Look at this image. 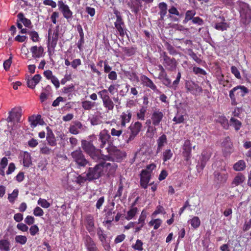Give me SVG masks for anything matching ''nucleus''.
<instances>
[{"label":"nucleus","mask_w":251,"mask_h":251,"mask_svg":"<svg viewBox=\"0 0 251 251\" xmlns=\"http://www.w3.org/2000/svg\"><path fill=\"white\" fill-rule=\"evenodd\" d=\"M104 164L99 163L94 167H90L86 173V180L90 181L99 179L102 175Z\"/></svg>","instance_id":"f257e3e1"},{"label":"nucleus","mask_w":251,"mask_h":251,"mask_svg":"<svg viewBox=\"0 0 251 251\" xmlns=\"http://www.w3.org/2000/svg\"><path fill=\"white\" fill-rule=\"evenodd\" d=\"M71 155L79 168L84 167L89 163L80 148L72 152Z\"/></svg>","instance_id":"f03ea898"},{"label":"nucleus","mask_w":251,"mask_h":251,"mask_svg":"<svg viewBox=\"0 0 251 251\" xmlns=\"http://www.w3.org/2000/svg\"><path fill=\"white\" fill-rule=\"evenodd\" d=\"M101 99L104 107L107 111H112L114 107V103L110 98L106 89H103L98 92Z\"/></svg>","instance_id":"7ed1b4c3"},{"label":"nucleus","mask_w":251,"mask_h":251,"mask_svg":"<svg viewBox=\"0 0 251 251\" xmlns=\"http://www.w3.org/2000/svg\"><path fill=\"white\" fill-rule=\"evenodd\" d=\"M214 182L218 185L225 183L228 178V174L226 172V168L224 166L220 170L215 171L213 173Z\"/></svg>","instance_id":"20e7f679"},{"label":"nucleus","mask_w":251,"mask_h":251,"mask_svg":"<svg viewBox=\"0 0 251 251\" xmlns=\"http://www.w3.org/2000/svg\"><path fill=\"white\" fill-rule=\"evenodd\" d=\"M89 155L93 160L99 162V163L112 159L110 155L103 154L101 151L97 148H96Z\"/></svg>","instance_id":"39448f33"},{"label":"nucleus","mask_w":251,"mask_h":251,"mask_svg":"<svg viewBox=\"0 0 251 251\" xmlns=\"http://www.w3.org/2000/svg\"><path fill=\"white\" fill-rule=\"evenodd\" d=\"M162 57L163 60V64L168 71H174L176 69L177 63L175 58L170 57L165 52L162 53Z\"/></svg>","instance_id":"423d86ee"},{"label":"nucleus","mask_w":251,"mask_h":251,"mask_svg":"<svg viewBox=\"0 0 251 251\" xmlns=\"http://www.w3.org/2000/svg\"><path fill=\"white\" fill-rule=\"evenodd\" d=\"M82 240L87 251H100L96 242L89 235H85Z\"/></svg>","instance_id":"0eeeda50"},{"label":"nucleus","mask_w":251,"mask_h":251,"mask_svg":"<svg viewBox=\"0 0 251 251\" xmlns=\"http://www.w3.org/2000/svg\"><path fill=\"white\" fill-rule=\"evenodd\" d=\"M142 126V124L139 122H136L134 124H131L128 127L131 132L127 140V143H129L134 139L140 131Z\"/></svg>","instance_id":"6e6552de"},{"label":"nucleus","mask_w":251,"mask_h":251,"mask_svg":"<svg viewBox=\"0 0 251 251\" xmlns=\"http://www.w3.org/2000/svg\"><path fill=\"white\" fill-rule=\"evenodd\" d=\"M185 87L188 91L195 95H200L202 91V88L192 81H186Z\"/></svg>","instance_id":"1a4fd4ad"},{"label":"nucleus","mask_w":251,"mask_h":251,"mask_svg":"<svg viewBox=\"0 0 251 251\" xmlns=\"http://www.w3.org/2000/svg\"><path fill=\"white\" fill-rule=\"evenodd\" d=\"M240 13L242 18H245V23L250 22L251 10L249 9V4L246 3L240 2L239 3Z\"/></svg>","instance_id":"9d476101"},{"label":"nucleus","mask_w":251,"mask_h":251,"mask_svg":"<svg viewBox=\"0 0 251 251\" xmlns=\"http://www.w3.org/2000/svg\"><path fill=\"white\" fill-rule=\"evenodd\" d=\"M21 109L20 107H15L11 109L8 113L9 116L6 119L8 123L12 122L16 120L17 122H20L21 117Z\"/></svg>","instance_id":"9b49d317"},{"label":"nucleus","mask_w":251,"mask_h":251,"mask_svg":"<svg viewBox=\"0 0 251 251\" xmlns=\"http://www.w3.org/2000/svg\"><path fill=\"white\" fill-rule=\"evenodd\" d=\"M58 9L62 12L63 17L67 20L73 17V12L68 5L65 4L62 0L58 2Z\"/></svg>","instance_id":"f8f14e48"},{"label":"nucleus","mask_w":251,"mask_h":251,"mask_svg":"<svg viewBox=\"0 0 251 251\" xmlns=\"http://www.w3.org/2000/svg\"><path fill=\"white\" fill-rule=\"evenodd\" d=\"M127 4L130 8L131 12L135 15H140L139 12L142 8L141 0H132L129 1Z\"/></svg>","instance_id":"ddd939ff"},{"label":"nucleus","mask_w":251,"mask_h":251,"mask_svg":"<svg viewBox=\"0 0 251 251\" xmlns=\"http://www.w3.org/2000/svg\"><path fill=\"white\" fill-rule=\"evenodd\" d=\"M111 138L108 131L107 129L101 130L99 135L98 141L100 142L99 147L103 148L107 143H109V140Z\"/></svg>","instance_id":"4468645a"},{"label":"nucleus","mask_w":251,"mask_h":251,"mask_svg":"<svg viewBox=\"0 0 251 251\" xmlns=\"http://www.w3.org/2000/svg\"><path fill=\"white\" fill-rule=\"evenodd\" d=\"M107 152L109 153L108 155H110L112 157V159L110 161H113L114 158L117 160L121 159L123 157L125 156V153L124 152L120 151V150L114 148H107Z\"/></svg>","instance_id":"2eb2a0df"},{"label":"nucleus","mask_w":251,"mask_h":251,"mask_svg":"<svg viewBox=\"0 0 251 251\" xmlns=\"http://www.w3.org/2000/svg\"><path fill=\"white\" fill-rule=\"evenodd\" d=\"M151 175L150 174L146 172V171H142L140 176V186L144 189H146L151 179Z\"/></svg>","instance_id":"dca6fc26"},{"label":"nucleus","mask_w":251,"mask_h":251,"mask_svg":"<svg viewBox=\"0 0 251 251\" xmlns=\"http://www.w3.org/2000/svg\"><path fill=\"white\" fill-rule=\"evenodd\" d=\"M224 148L223 151L225 156L229 155L232 152V144L229 137H226L222 143Z\"/></svg>","instance_id":"f3484780"},{"label":"nucleus","mask_w":251,"mask_h":251,"mask_svg":"<svg viewBox=\"0 0 251 251\" xmlns=\"http://www.w3.org/2000/svg\"><path fill=\"white\" fill-rule=\"evenodd\" d=\"M164 114L159 110H156L153 111L151 114V120L154 126H157L161 121Z\"/></svg>","instance_id":"a211bd4d"},{"label":"nucleus","mask_w":251,"mask_h":251,"mask_svg":"<svg viewBox=\"0 0 251 251\" xmlns=\"http://www.w3.org/2000/svg\"><path fill=\"white\" fill-rule=\"evenodd\" d=\"M81 143L82 149L88 155L96 148L91 141L82 140Z\"/></svg>","instance_id":"6ab92c4d"},{"label":"nucleus","mask_w":251,"mask_h":251,"mask_svg":"<svg viewBox=\"0 0 251 251\" xmlns=\"http://www.w3.org/2000/svg\"><path fill=\"white\" fill-rule=\"evenodd\" d=\"M158 8L159 10L158 14L160 16L158 20L164 22L165 16H166L167 10H168L167 3L164 2H160L158 4Z\"/></svg>","instance_id":"aec40b11"},{"label":"nucleus","mask_w":251,"mask_h":251,"mask_svg":"<svg viewBox=\"0 0 251 251\" xmlns=\"http://www.w3.org/2000/svg\"><path fill=\"white\" fill-rule=\"evenodd\" d=\"M44 48L42 46H34L30 48V51L32 53V57L34 58L42 57L44 55Z\"/></svg>","instance_id":"412c9836"},{"label":"nucleus","mask_w":251,"mask_h":251,"mask_svg":"<svg viewBox=\"0 0 251 251\" xmlns=\"http://www.w3.org/2000/svg\"><path fill=\"white\" fill-rule=\"evenodd\" d=\"M46 129L47 130L46 139L48 144L50 146H55L57 144L56 141L52 130L49 126H47Z\"/></svg>","instance_id":"4be33fe9"},{"label":"nucleus","mask_w":251,"mask_h":251,"mask_svg":"<svg viewBox=\"0 0 251 251\" xmlns=\"http://www.w3.org/2000/svg\"><path fill=\"white\" fill-rule=\"evenodd\" d=\"M94 220L92 216L89 215L86 217V229L91 235L95 233Z\"/></svg>","instance_id":"5701e85b"},{"label":"nucleus","mask_w":251,"mask_h":251,"mask_svg":"<svg viewBox=\"0 0 251 251\" xmlns=\"http://www.w3.org/2000/svg\"><path fill=\"white\" fill-rule=\"evenodd\" d=\"M42 77L40 75H35L32 78H28L27 79V84L29 88L34 89L36 85L39 82Z\"/></svg>","instance_id":"b1692460"},{"label":"nucleus","mask_w":251,"mask_h":251,"mask_svg":"<svg viewBox=\"0 0 251 251\" xmlns=\"http://www.w3.org/2000/svg\"><path fill=\"white\" fill-rule=\"evenodd\" d=\"M132 113L130 111H127L126 112H123L121 115V126L125 127L126 124L130 122L131 118Z\"/></svg>","instance_id":"393cba45"},{"label":"nucleus","mask_w":251,"mask_h":251,"mask_svg":"<svg viewBox=\"0 0 251 251\" xmlns=\"http://www.w3.org/2000/svg\"><path fill=\"white\" fill-rule=\"evenodd\" d=\"M246 179V177L244 175L241 173H238L233 179L231 186L232 187L238 186L243 183Z\"/></svg>","instance_id":"a878e982"},{"label":"nucleus","mask_w":251,"mask_h":251,"mask_svg":"<svg viewBox=\"0 0 251 251\" xmlns=\"http://www.w3.org/2000/svg\"><path fill=\"white\" fill-rule=\"evenodd\" d=\"M167 143V136L165 134H163L159 137L157 140V148L156 152L159 153L162 148L164 146L165 144Z\"/></svg>","instance_id":"bb28decb"},{"label":"nucleus","mask_w":251,"mask_h":251,"mask_svg":"<svg viewBox=\"0 0 251 251\" xmlns=\"http://www.w3.org/2000/svg\"><path fill=\"white\" fill-rule=\"evenodd\" d=\"M237 89L236 93L237 98L244 97L249 91L247 87L243 85H238L235 87Z\"/></svg>","instance_id":"cd10ccee"},{"label":"nucleus","mask_w":251,"mask_h":251,"mask_svg":"<svg viewBox=\"0 0 251 251\" xmlns=\"http://www.w3.org/2000/svg\"><path fill=\"white\" fill-rule=\"evenodd\" d=\"M50 31H51L50 29H49V39H48L49 42H50ZM58 36H59L58 31L57 30L54 31L53 32V35H52V38H51V41H50V46L53 49H54L57 45Z\"/></svg>","instance_id":"c85d7f7f"},{"label":"nucleus","mask_w":251,"mask_h":251,"mask_svg":"<svg viewBox=\"0 0 251 251\" xmlns=\"http://www.w3.org/2000/svg\"><path fill=\"white\" fill-rule=\"evenodd\" d=\"M144 85L151 90H152L154 92L158 91V89L157 88L156 86L154 84L153 81L149 77L146 76H144V79L143 80Z\"/></svg>","instance_id":"c756f323"},{"label":"nucleus","mask_w":251,"mask_h":251,"mask_svg":"<svg viewBox=\"0 0 251 251\" xmlns=\"http://www.w3.org/2000/svg\"><path fill=\"white\" fill-rule=\"evenodd\" d=\"M18 21L22 22L24 25L28 28L31 27V22L30 20L26 18L23 13H20L17 15Z\"/></svg>","instance_id":"7c9ffc66"},{"label":"nucleus","mask_w":251,"mask_h":251,"mask_svg":"<svg viewBox=\"0 0 251 251\" xmlns=\"http://www.w3.org/2000/svg\"><path fill=\"white\" fill-rule=\"evenodd\" d=\"M103 163L104 164V167L109 170L108 174L110 175L115 173L117 168V165L113 161L112 163H106V161H104Z\"/></svg>","instance_id":"2f4dec72"},{"label":"nucleus","mask_w":251,"mask_h":251,"mask_svg":"<svg viewBox=\"0 0 251 251\" xmlns=\"http://www.w3.org/2000/svg\"><path fill=\"white\" fill-rule=\"evenodd\" d=\"M10 249V243L8 240L2 239L0 240V251H9Z\"/></svg>","instance_id":"473e14b6"},{"label":"nucleus","mask_w":251,"mask_h":251,"mask_svg":"<svg viewBox=\"0 0 251 251\" xmlns=\"http://www.w3.org/2000/svg\"><path fill=\"white\" fill-rule=\"evenodd\" d=\"M114 14L115 15L116 17V20L114 23L115 26L116 25H124L125 23L120 12L117 10L115 9L114 10Z\"/></svg>","instance_id":"72a5a7b5"},{"label":"nucleus","mask_w":251,"mask_h":251,"mask_svg":"<svg viewBox=\"0 0 251 251\" xmlns=\"http://www.w3.org/2000/svg\"><path fill=\"white\" fill-rule=\"evenodd\" d=\"M246 167L245 162L243 160H240L234 165L233 169L236 171H242L244 170Z\"/></svg>","instance_id":"f704fd0d"},{"label":"nucleus","mask_w":251,"mask_h":251,"mask_svg":"<svg viewBox=\"0 0 251 251\" xmlns=\"http://www.w3.org/2000/svg\"><path fill=\"white\" fill-rule=\"evenodd\" d=\"M23 164L24 166L26 167H29L32 164L30 155L27 152H25L23 157Z\"/></svg>","instance_id":"c9c22d12"},{"label":"nucleus","mask_w":251,"mask_h":251,"mask_svg":"<svg viewBox=\"0 0 251 251\" xmlns=\"http://www.w3.org/2000/svg\"><path fill=\"white\" fill-rule=\"evenodd\" d=\"M160 80L162 83L167 87L172 88L175 90L176 89V86H174V82L172 83L171 80L168 77V75Z\"/></svg>","instance_id":"e433bc0d"},{"label":"nucleus","mask_w":251,"mask_h":251,"mask_svg":"<svg viewBox=\"0 0 251 251\" xmlns=\"http://www.w3.org/2000/svg\"><path fill=\"white\" fill-rule=\"evenodd\" d=\"M168 18H172V16L174 15L179 17H181L182 16V14L179 13L177 8L174 5H172L170 7V8L168 9Z\"/></svg>","instance_id":"4c0bfd02"},{"label":"nucleus","mask_w":251,"mask_h":251,"mask_svg":"<svg viewBox=\"0 0 251 251\" xmlns=\"http://www.w3.org/2000/svg\"><path fill=\"white\" fill-rule=\"evenodd\" d=\"M229 27L228 24L225 22H221L215 24L214 27L218 30L225 31Z\"/></svg>","instance_id":"58836bf2"},{"label":"nucleus","mask_w":251,"mask_h":251,"mask_svg":"<svg viewBox=\"0 0 251 251\" xmlns=\"http://www.w3.org/2000/svg\"><path fill=\"white\" fill-rule=\"evenodd\" d=\"M121 49L125 54L128 56L134 55L136 52V48L133 47H121Z\"/></svg>","instance_id":"ea45409f"},{"label":"nucleus","mask_w":251,"mask_h":251,"mask_svg":"<svg viewBox=\"0 0 251 251\" xmlns=\"http://www.w3.org/2000/svg\"><path fill=\"white\" fill-rule=\"evenodd\" d=\"M217 122L223 127L224 128L227 129L228 128L229 124L227 119L224 116L219 117L217 119Z\"/></svg>","instance_id":"a19ab883"},{"label":"nucleus","mask_w":251,"mask_h":251,"mask_svg":"<svg viewBox=\"0 0 251 251\" xmlns=\"http://www.w3.org/2000/svg\"><path fill=\"white\" fill-rule=\"evenodd\" d=\"M41 118V116L38 115L37 116H32L29 117L28 121L30 123L31 127L34 128L38 125V120Z\"/></svg>","instance_id":"79ce46f5"},{"label":"nucleus","mask_w":251,"mask_h":251,"mask_svg":"<svg viewBox=\"0 0 251 251\" xmlns=\"http://www.w3.org/2000/svg\"><path fill=\"white\" fill-rule=\"evenodd\" d=\"M230 124L231 126L234 127L236 131L239 130L241 126V122L233 117L230 119Z\"/></svg>","instance_id":"37998d69"},{"label":"nucleus","mask_w":251,"mask_h":251,"mask_svg":"<svg viewBox=\"0 0 251 251\" xmlns=\"http://www.w3.org/2000/svg\"><path fill=\"white\" fill-rule=\"evenodd\" d=\"M97 233L100 241L101 242H104L106 240L107 235L104 233V231L100 227H98L97 229Z\"/></svg>","instance_id":"c03bdc74"},{"label":"nucleus","mask_w":251,"mask_h":251,"mask_svg":"<svg viewBox=\"0 0 251 251\" xmlns=\"http://www.w3.org/2000/svg\"><path fill=\"white\" fill-rule=\"evenodd\" d=\"M187 54L197 63L199 64L201 63L202 60L197 55L192 49H189L187 50Z\"/></svg>","instance_id":"a18cd8bd"},{"label":"nucleus","mask_w":251,"mask_h":251,"mask_svg":"<svg viewBox=\"0 0 251 251\" xmlns=\"http://www.w3.org/2000/svg\"><path fill=\"white\" fill-rule=\"evenodd\" d=\"M115 27L121 37H124L126 34H127L125 24L123 25H116Z\"/></svg>","instance_id":"49530a36"},{"label":"nucleus","mask_w":251,"mask_h":251,"mask_svg":"<svg viewBox=\"0 0 251 251\" xmlns=\"http://www.w3.org/2000/svg\"><path fill=\"white\" fill-rule=\"evenodd\" d=\"M95 106V102L89 100H85L82 102V107L86 110H90Z\"/></svg>","instance_id":"de8ad7c7"},{"label":"nucleus","mask_w":251,"mask_h":251,"mask_svg":"<svg viewBox=\"0 0 251 251\" xmlns=\"http://www.w3.org/2000/svg\"><path fill=\"white\" fill-rule=\"evenodd\" d=\"M173 153L170 149L166 150L163 153V160L164 162L170 160L173 156Z\"/></svg>","instance_id":"09e8293b"},{"label":"nucleus","mask_w":251,"mask_h":251,"mask_svg":"<svg viewBox=\"0 0 251 251\" xmlns=\"http://www.w3.org/2000/svg\"><path fill=\"white\" fill-rule=\"evenodd\" d=\"M162 223V220L160 219H156L151 220L149 225L150 226H154V229H157L159 228Z\"/></svg>","instance_id":"8fccbe9b"},{"label":"nucleus","mask_w":251,"mask_h":251,"mask_svg":"<svg viewBox=\"0 0 251 251\" xmlns=\"http://www.w3.org/2000/svg\"><path fill=\"white\" fill-rule=\"evenodd\" d=\"M16 243L21 245H24L27 242V238L25 236L17 235L15 237Z\"/></svg>","instance_id":"3c124183"},{"label":"nucleus","mask_w":251,"mask_h":251,"mask_svg":"<svg viewBox=\"0 0 251 251\" xmlns=\"http://www.w3.org/2000/svg\"><path fill=\"white\" fill-rule=\"evenodd\" d=\"M237 91V89L234 87L229 91V97L231 100V104L233 105H236L237 104V102L236 100V98L235 96L234 93Z\"/></svg>","instance_id":"603ef678"},{"label":"nucleus","mask_w":251,"mask_h":251,"mask_svg":"<svg viewBox=\"0 0 251 251\" xmlns=\"http://www.w3.org/2000/svg\"><path fill=\"white\" fill-rule=\"evenodd\" d=\"M124 189V184L122 181V178L120 179L119 184V187L118 189L116 192V194L114 196V199H116V198H120V197L122 196L123 191Z\"/></svg>","instance_id":"864d4df0"},{"label":"nucleus","mask_w":251,"mask_h":251,"mask_svg":"<svg viewBox=\"0 0 251 251\" xmlns=\"http://www.w3.org/2000/svg\"><path fill=\"white\" fill-rule=\"evenodd\" d=\"M137 212V207H133L131 209H130L127 213V216L126 217V219L127 220H131L132 219L134 216L136 215Z\"/></svg>","instance_id":"5fc2aeb1"},{"label":"nucleus","mask_w":251,"mask_h":251,"mask_svg":"<svg viewBox=\"0 0 251 251\" xmlns=\"http://www.w3.org/2000/svg\"><path fill=\"white\" fill-rule=\"evenodd\" d=\"M201 224V221L199 217H194L190 220V224L194 228H198Z\"/></svg>","instance_id":"6e6d98bb"},{"label":"nucleus","mask_w":251,"mask_h":251,"mask_svg":"<svg viewBox=\"0 0 251 251\" xmlns=\"http://www.w3.org/2000/svg\"><path fill=\"white\" fill-rule=\"evenodd\" d=\"M27 34L31 37V39L34 42H37L39 41V35L37 32L35 31H28Z\"/></svg>","instance_id":"4d7b16f0"},{"label":"nucleus","mask_w":251,"mask_h":251,"mask_svg":"<svg viewBox=\"0 0 251 251\" xmlns=\"http://www.w3.org/2000/svg\"><path fill=\"white\" fill-rule=\"evenodd\" d=\"M37 203L38 204L44 208H48L50 206V204L46 200L41 198L38 200Z\"/></svg>","instance_id":"13d9d810"},{"label":"nucleus","mask_w":251,"mask_h":251,"mask_svg":"<svg viewBox=\"0 0 251 251\" xmlns=\"http://www.w3.org/2000/svg\"><path fill=\"white\" fill-rule=\"evenodd\" d=\"M18 190L17 189H15L12 194L8 195V199L10 202H13L15 199L18 197Z\"/></svg>","instance_id":"bf43d9fd"},{"label":"nucleus","mask_w":251,"mask_h":251,"mask_svg":"<svg viewBox=\"0 0 251 251\" xmlns=\"http://www.w3.org/2000/svg\"><path fill=\"white\" fill-rule=\"evenodd\" d=\"M166 48L169 53L172 55H175L177 54V52L175 48L169 43H167Z\"/></svg>","instance_id":"052dcab7"},{"label":"nucleus","mask_w":251,"mask_h":251,"mask_svg":"<svg viewBox=\"0 0 251 251\" xmlns=\"http://www.w3.org/2000/svg\"><path fill=\"white\" fill-rule=\"evenodd\" d=\"M142 246H143V242L141 241V240H140L139 239H137L136 240L135 244L133 245L132 246V247L134 250L141 251H142L143 249Z\"/></svg>","instance_id":"680f3d73"},{"label":"nucleus","mask_w":251,"mask_h":251,"mask_svg":"<svg viewBox=\"0 0 251 251\" xmlns=\"http://www.w3.org/2000/svg\"><path fill=\"white\" fill-rule=\"evenodd\" d=\"M90 123L92 125L96 126L101 123L100 118L97 116H94L90 119Z\"/></svg>","instance_id":"e2e57ef3"},{"label":"nucleus","mask_w":251,"mask_h":251,"mask_svg":"<svg viewBox=\"0 0 251 251\" xmlns=\"http://www.w3.org/2000/svg\"><path fill=\"white\" fill-rule=\"evenodd\" d=\"M193 71L194 73L196 75H206L207 74L203 69L197 67H194L193 68Z\"/></svg>","instance_id":"0e129e2a"},{"label":"nucleus","mask_w":251,"mask_h":251,"mask_svg":"<svg viewBox=\"0 0 251 251\" xmlns=\"http://www.w3.org/2000/svg\"><path fill=\"white\" fill-rule=\"evenodd\" d=\"M217 78L219 81V83L224 86H225L226 83L228 82L227 80H225L224 79V76L223 74L218 75H217Z\"/></svg>","instance_id":"69168bd1"},{"label":"nucleus","mask_w":251,"mask_h":251,"mask_svg":"<svg viewBox=\"0 0 251 251\" xmlns=\"http://www.w3.org/2000/svg\"><path fill=\"white\" fill-rule=\"evenodd\" d=\"M231 73L235 75V76L238 78H241V75L240 72L238 70V69L234 66H233L231 67Z\"/></svg>","instance_id":"338daca9"},{"label":"nucleus","mask_w":251,"mask_h":251,"mask_svg":"<svg viewBox=\"0 0 251 251\" xmlns=\"http://www.w3.org/2000/svg\"><path fill=\"white\" fill-rule=\"evenodd\" d=\"M74 88L75 87L73 84H71L69 86L64 87L62 89V92L65 94L70 93L74 90Z\"/></svg>","instance_id":"774afa93"}]
</instances>
